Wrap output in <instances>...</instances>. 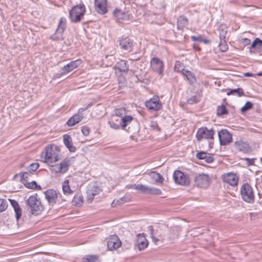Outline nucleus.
<instances>
[{"mask_svg": "<svg viewBox=\"0 0 262 262\" xmlns=\"http://www.w3.org/2000/svg\"><path fill=\"white\" fill-rule=\"evenodd\" d=\"M43 162L48 164L54 163L60 159V151L54 144L47 145L40 154Z\"/></svg>", "mask_w": 262, "mask_h": 262, "instance_id": "obj_1", "label": "nucleus"}, {"mask_svg": "<svg viewBox=\"0 0 262 262\" xmlns=\"http://www.w3.org/2000/svg\"><path fill=\"white\" fill-rule=\"evenodd\" d=\"M133 120V117L130 115H125L124 117L120 118L116 115H112L108 120V123L112 128L116 130L122 128L128 132H129V125Z\"/></svg>", "mask_w": 262, "mask_h": 262, "instance_id": "obj_2", "label": "nucleus"}, {"mask_svg": "<svg viewBox=\"0 0 262 262\" xmlns=\"http://www.w3.org/2000/svg\"><path fill=\"white\" fill-rule=\"evenodd\" d=\"M85 13V7L83 4L74 6L69 11V18L72 23L80 22Z\"/></svg>", "mask_w": 262, "mask_h": 262, "instance_id": "obj_3", "label": "nucleus"}, {"mask_svg": "<svg viewBox=\"0 0 262 262\" xmlns=\"http://www.w3.org/2000/svg\"><path fill=\"white\" fill-rule=\"evenodd\" d=\"M241 194L243 200L248 203L254 202L255 196L252 187L248 183H244L241 188Z\"/></svg>", "mask_w": 262, "mask_h": 262, "instance_id": "obj_4", "label": "nucleus"}, {"mask_svg": "<svg viewBox=\"0 0 262 262\" xmlns=\"http://www.w3.org/2000/svg\"><path fill=\"white\" fill-rule=\"evenodd\" d=\"M27 204L33 214L38 215L43 210V207L40 201L35 196H30L27 200Z\"/></svg>", "mask_w": 262, "mask_h": 262, "instance_id": "obj_5", "label": "nucleus"}, {"mask_svg": "<svg viewBox=\"0 0 262 262\" xmlns=\"http://www.w3.org/2000/svg\"><path fill=\"white\" fill-rule=\"evenodd\" d=\"M67 27V20L65 17H62L60 18L58 28H57L55 33L50 37V39L55 40H62L63 39V33Z\"/></svg>", "mask_w": 262, "mask_h": 262, "instance_id": "obj_6", "label": "nucleus"}, {"mask_svg": "<svg viewBox=\"0 0 262 262\" xmlns=\"http://www.w3.org/2000/svg\"><path fill=\"white\" fill-rule=\"evenodd\" d=\"M70 165V159L66 158L60 164L51 165L49 169L52 173H64L68 170Z\"/></svg>", "mask_w": 262, "mask_h": 262, "instance_id": "obj_7", "label": "nucleus"}, {"mask_svg": "<svg viewBox=\"0 0 262 262\" xmlns=\"http://www.w3.org/2000/svg\"><path fill=\"white\" fill-rule=\"evenodd\" d=\"M118 41L122 50L128 52H132L135 46L134 41L128 37L122 36L118 38Z\"/></svg>", "mask_w": 262, "mask_h": 262, "instance_id": "obj_8", "label": "nucleus"}, {"mask_svg": "<svg viewBox=\"0 0 262 262\" xmlns=\"http://www.w3.org/2000/svg\"><path fill=\"white\" fill-rule=\"evenodd\" d=\"M173 177L176 183L181 185H188L189 184L190 180L187 174H185L180 170L174 172Z\"/></svg>", "mask_w": 262, "mask_h": 262, "instance_id": "obj_9", "label": "nucleus"}, {"mask_svg": "<svg viewBox=\"0 0 262 262\" xmlns=\"http://www.w3.org/2000/svg\"><path fill=\"white\" fill-rule=\"evenodd\" d=\"M101 192V189L96 185L92 183L89 185L86 189L87 201L91 203L94 199L95 196L99 194Z\"/></svg>", "mask_w": 262, "mask_h": 262, "instance_id": "obj_10", "label": "nucleus"}, {"mask_svg": "<svg viewBox=\"0 0 262 262\" xmlns=\"http://www.w3.org/2000/svg\"><path fill=\"white\" fill-rule=\"evenodd\" d=\"M151 69L161 77L163 75V62L158 57H153L150 60Z\"/></svg>", "mask_w": 262, "mask_h": 262, "instance_id": "obj_11", "label": "nucleus"}, {"mask_svg": "<svg viewBox=\"0 0 262 262\" xmlns=\"http://www.w3.org/2000/svg\"><path fill=\"white\" fill-rule=\"evenodd\" d=\"M194 182L199 187L207 188L210 182L209 177L207 174H199L195 177Z\"/></svg>", "mask_w": 262, "mask_h": 262, "instance_id": "obj_12", "label": "nucleus"}, {"mask_svg": "<svg viewBox=\"0 0 262 262\" xmlns=\"http://www.w3.org/2000/svg\"><path fill=\"white\" fill-rule=\"evenodd\" d=\"M218 136L220 144L222 145H228L232 141V135L227 129L220 130L218 133Z\"/></svg>", "mask_w": 262, "mask_h": 262, "instance_id": "obj_13", "label": "nucleus"}, {"mask_svg": "<svg viewBox=\"0 0 262 262\" xmlns=\"http://www.w3.org/2000/svg\"><path fill=\"white\" fill-rule=\"evenodd\" d=\"M222 178L224 182H226L231 186H235L237 185L238 177L235 173L228 172L222 175Z\"/></svg>", "mask_w": 262, "mask_h": 262, "instance_id": "obj_14", "label": "nucleus"}, {"mask_svg": "<svg viewBox=\"0 0 262 262\" xmlns=\"http://www.w3.org/2000/svg\"><path fill=\"white\" fill-rule=\"evenodd\" d=\"M213 130H208L207 128H200L198 129L196 137L198 140L200 141L203 139H212L213 138Z\"/></svg>", "mask_w": 262, "mask_h": 262, "instance_id": "obj_15", "label": "nucleus"}, {"mask_svg": "<svg viewBox=\"0 0 262 262\" xmlns=\"http://www.w3.org/2000/svg\"><path fill=\"white\" fill-rule=\"evenodd\" d=\"M145 106L150 110L158 111L162 108V104L160 102L158 97L150 98L145 102Z\"/></svg>", "mask_w": 262, "mask_h": 262, "instance_id": "obj_16", "label": "nucleus"}, {"mask_svg": "<svg viewBox=\"0 0 262 262\" xmlns=\"http://www.w3.org/2000/svg\"><path fill=\"white\" fill-rule=\"evenodd\" d=\"M139 191L146 194L160 195L162 194V191L160 189L142 184L140 185Z\"/></svg>", "mask_w": 262, "mask_h": 262, "instance_id": "obj_17", "label": "nucleus"}, {"mask_svg": "<svg viewBox=\"0 0 262 262\" xmlns=\"http://www.w3.org/2000/svg\"><path fill=\"white\" fill-rule=\"evenodd\" d=\"M121 245V241L116 235H111L107 242V247L110 250L118 249L120 247Z\"/></svg>", "mask_w": 262, "mask_h": 262, "instance_id": "obj_18", "label": "nucleus"}, {"mask_svg": "<svg viewBox=\"0 0 262 262\" xmlns=\"http://www.w3.org/2000/svg\"><path fill=\"white\" fill-rule=\"evenodd\" d=\"M96 11L99 14H104L107 11V0H94Z\"/></svg>", "mask_w": 262, "mask_h": 262, "instance_id": "obj_19", "label": "nucleus"}, {"mask_svg": "<svg viewBox=\"0 0 262 262\" xmlns=\"http://www.w3.org/2000/svg\"><path fill=\"white\" fill-rule=\"evenodd\" d=\"M81 63L80 59L72 61L67 65L64 66L62 69V72L60 73L61 75L66 74L70 72L74 69L77 68Z\"/></svg>", "mask_w": 262, "mask_h": 262, "instance_id": "obj_20", "label": "nucleus"}, {"mask_svg": "<svg viewBox=\"0 0 262 262\" xmlns=\"http://www.w3.org/2000/svg\"><path fill=\"white\" fill-rule=\"evenodd\" d=\"M45 198L50 205L55 204L57 200V194L53 189H48L45 192Z\"/></svg>", "mask_w": 262, "mask_h": 262, "instance_id": "obj_21", "label": "nucleus"}, {"mask_svg": "<svg viewBox=\"0 0 262 262\" xmlns=\"http://www.w3.org/2000/svg\"><path fill=\"white\" fill-rule=\"evenodd\" d=\"M113 16L116 20L120 21L121 20H127L129 18V14L127 12H125L120 9L116 8L113 11Z\"/></svg>", "mask_w": 262, "mask_h": 262, "instance_id": "obj_22", "label": "nucleus"}, {"mask_svg": "<svg viewBox=\"0 0 262 262\" xmlns=\"http://www.w3.org/2000/svg\"><path fill=\"white\" fill-rule=\"evenodd\" d=\"M234 146L236 150L244 153H248L251 151V147L249 144L242 140L236 141L234 143Z\"/></svg>", "mask_w": 262, "mask_h": 262, "instance_id": "obj_23", "label": "nucleus"}, {"mask_svg": "<svg viewBox=\"0 0 262 262\" xmlns=\"http://www.w3.org/2000/svg\"><path fill=\"white\" fill-rule=\"evenodd\" d=\"M195 157L198 159L204 160L207 163H211L214 161V158L211 154L205 151H200L196 154Z\"/></svg>", "mask_w": 262, "mask_h": 262, "instance_id": "obj_24", "label": "nucleus"}, {"mask_svg": "<svg viewBox=\"0 0 262 262\" xmlns=\"http://www.w3.org/2000/svg\"><path fill=\"white\" fill-rule=\"evenodd\" d=\"M63 141L64 145L71 152H75L76 147L73 145L72 139L69 135L65 134L63 136Z\"/></svg>", "mask_w": 262, "mask_h": 262, "instance_id": "obj_25", "label": "nucleus"}, {"mask_svg": "<svg viewBox=\"0 0 262 262\" xmlns=\"http://www.w3.org/2000/svg\"><path fill=\"white\" fill-rule=\"evenodd\" d=\"M11 206L13 207L15 213V217L18 220L21 216V210L16 201L12 199H9Z\"/></svg>", "mask_w": 262, "mask_h": 262, "instance_id": "obj_26", "label": "nucleus"}, {"mask_svg": "<svg viewBox=\"0 0 262 262\" xmlns=\"http://www.w3.org/2000/svg\"><path fill=\"white\" fill-rule=\"evenodd\" d=\"M82 115L76 114L71 117L67 122V124L69 126H73L79 123L83 119Z\"/></svg>", "mask_w": 262, "mask_h": 262, "instance_id": "obj_27", "label": "nucleus"}, {"mask_svg": "<svg viewBox=\"0 0 262 262\" xmlns=\"http://www.w3.org/2000/svg\"><path fill=\"white\" fill-rule=\"evenodd\" d=\"M137 243L139 250L144 249L148 245V242L145 237L141 234H139L137 236Z\"/></svg>", "mask_w": 262, "mask_h": 262, "instance_id": "obj_28", "label": "nucleus"}, {"mask_svg": "<svg viewBox=\"0 0 262 262\" xmlns=\"http://www.w3.org/2000/svg\"><path fill=\"white\" fill-rule=\"evenodd\" d=\"M228 30L227 27L224 25H221L219 26V37L220 40H227L226 37Z\"/></svg>", "mask_w": 262, "mask_h": 262, "instance_id": "obj_29", "label": "nucleus"}, {"mask_svg": "<svg viewBox=\"0 0 262 262\" xmlns=\"http://www.w3.org/2000/svg\"><path fill=\"white\" fill-rule=\"evenodd\" d=\"M183 75L184 76L190 84H193L195 81L196 78L195 75L190 71L186 70L183 72Z\"/></svg>", "mask_w": 262, "mask_h": 262, "instance_id": "obj_30", "label": "nucleus"}, {"mask_svg": "<svg viewBox=\"0 0 262 262\" xmlns=\"http://www.w3.org/2000/svg\"><path fill=\"white\" fill-rule=\"evenodd\" d=\"M62 189L63 194L66 195H69L73 193V191L70 187L68 180H66L62 183Z\"/></svg>", "mask_w": 262, "mask_h": 262, "instance_id": "obj_31", "label": "nucleus"}, {"mask_svg": "<svg viewBox=\"0 0 262 262\" xmlns=\"http://www.w3.org/2000/svg\"><path fill=\"white\" fill-rule=\"evenodd\" d=\"M117 68L122 72H127L129 70V66L126 60H121L117 63Z\"/></svg>", "mask_w": 262, "mask_h": 262, "instance_id": "obj_32", "label": "nucleus"}, {"mask_svg": "<svg viewBox=\"0 0 262 262\" xmlns=\"http://www.w3.org/2000/svg\"><path fill=\"white\" fill-rule=\"evenodd\" d=\"M149 176L151 178L152 180H154L155 182L162 183L164 181L163 177L160 173L156 171L150 172Z\"/></svg>", "mask_w": 262, "mask_h": 262, "instance_id": "obj_33", "label": "nucleus"}, {"mask_svg": "<svg viewBox=\"0 0 262 262\" xmlns=\"http://www.w3.org/2000/svg\"><path fill=\"white\" fill-rule=\"evenodd\" d=\"M23 183L25 186L28 188L38 190H40L41 189V186L39 185H37L35 181H32L31 182H29L28 180H27L26 181H25Z\"/></svg>", "mask_w": 262, "mask_h": 262, "instance_id": "obj_34", "label": "nucleus"}, {"mask_svg": "<svg viewBox=\"0 0 262 262\" xmlns=\"http://www.w3.org/2000/svg\"><path fill=\"white\" fill-rule=\"evenodd\" d=\"M72 203L76 206H81L83 203V197L78 194H75L72 200Z\"/></svg>", "mask_w": 262, "mask_h": 262, "instance_id": "obj_35", "label": "nucleus"}, {"mask_svg": "<svg viewBox=\"0 0 262 262\" xmlns=\"http://www.w3.org/2000/svg\"><path fill=\"white\" fill-rule=\"evenodd\" d=\"M177 28L179 30L183 29V27L188 24V19L184 16H180L177 21Z\"/></svg>", "mask_w": 262, "mask_h": 262, "instance_id": "obj_36", "label": "nucleus"}, {"mask_svg": "<svg viewBox=\"0 0 262 262\" xmlns=\"http://www.w3.org/2000/svg\"><path fill=\"white\" fill-rule=\"evenodd\" d=\"M227 95H233L237 96L238 97H241L244 95V92L242 88H237L235 89H231L227 93Z\"/></svg>", "mask_w": 262, "mask_h": 262, "instance_id": "obj_37", "label": "nucleus"}, {"mask_svg": "<svg viewBox=\"0 0 262 262\" xmlns=\"http://www.w3.org/2000/svg\"><path fill=\"white\" fill-rule=\"evenodd\" d=\"M99 257L94 255H86L83 258V262H98Z\"/></svg>", "mask_w": 262, "mask_h": 262, "instance_id": "obj_38", "label": "nucleus"}, {"mask_svg": "<svg viewBox=\"0 0 262 262\" xmlns=\"http://www.w3.org/2000/svg\"><path fill=\"white\" fill-rule=\"evenodd\" d=\"M250 48L256 49H262V40L258 38H256L251 44Z\"/></svg>", "mask_w": 262, "mask_h": 262, "instance_id": "obj_39", "label": "nucleus"}, {"mask_svg": "<svg viewBox=\"0 0 262 262\" xmlns=\"http://www.w3.org/2000/svg\"><path fill=\"white\" fill-rule=\"evenodd\" d=\"M39 166V164L38 162L33 163L30 164V165L27 167V170L30 173L34 174L36 170L38 168Z\"/></svg>", "mask_w": 262, "mask_h": 262, "instance_id": "obj_40", "label": "nucleus"}, {"mask_svg": "<svg viewBox=\"0 0 262 262\" xmlns=\"http://www.w3.org/2000/svg\"><path fill=\"white\" fill-rule=\"evenodd\" d=\"M228 113V112L225 105H222L217 107L216 114L217 116H222Z\"/></svg>", "mask_w": 262, "mask_h": 262, "instance_id": "obj_41", "label": "nucleus"}, {"mask_svg": "<svg viewBox=\"0 0 262 262\" xmlns=\"http://www.w3.org/2000/svg\"><path fill=\"white\" fill-rule=\"evenodd\" d=\"M174 70L175 72H181L183 74V71H186V70L184 69V67L183 63H182L180 61H177L175 63Z\"/></svg>", "mask_w": 262, "mask_h": 262, "instance_id": "obj_42", "label": "nucleus"}, {"mask_svg": "<svg viewBox=\"0 0 262 262\" xmlns=\"http://www.w3.org/2000/svg\"><path fill=\"white\" fill-rule=\"evenodd\" d=\"M19 174L20 175L21 181H23V182L25 181H29L30 178L33 175L32 173H30L27 170L25 172H20Z\"/></svg>", "mask_w": 262, "mask_h": 262, "instance_id": "obj_43", "label": "nucleus"}, {"mask_svg": "<svg viewBox=\"0 0 262 262\" xmlns=\"http://www.w3.org/2000/svg\"><path fill=\"white\" fill-rule=\"evenodd\" d=\"M227 40H220V43L219 45V47L220 50L222 52H226L228 49V46L227 43Z\"/></svg>", "mask_w": 262, "mask_h": 262, "instance_id": "obj_44", "label": "nucleus"}, {"mask_svg": "<svg viewBox=\"0 0 262 262\" xmlns=\"http://www.w3.org/2000/svg\"><path fill=\"white\" fill-rule=\"evenodd\" d=\"M148 229L149 230V234H150V237H151L153 242H154V243L155 244H157L158 242L160 241V239L158 237H157L156 236V235H155L154 229L152 226H149Z\"/></svg>", "mask_w": 262, "mask_h": 262, "instance_id": "obj_45", "label": "nucleus"}, {"mask_svg": "<svg viewBox=\"0 0 262 262\" xmlns=\"http://www.w3.org/2000/svg\"><path fill=\"white\" fill-rule=\"evenodd\" d=\"M252 107H253V103L250 101H247V102H246V103H245L244 106H243L241 108V112L242 113H245V112H247V111L252 108Z\"/></svg>", "mask_w": 262, "mask_h": 262, "instance_id": "obj_46", "label": "nucleus"}, {"mask_svg": "<svg viewBox=\"0 0 262 262\" xmlns=\"http://www.w3.org/2000/svg\"><path fill=\"white\" fill-rule=\"evenodd\" d=\"M8 207V203L6 200L0 198V212L5 211Z\"/></svg>", "mask_w": 262, "mask_h": 262, "instance_id": "obj_47", "label": "nucleus"}, {"mask_svg": "<svg viewBox=\"0 0 262 262\" xmlns=\"http://www.w3.org/2000/svg\"><path fill=\"white\" fill-rule=\"evenodd\" d=\"M115 114L114 115H116L118 117L121 118L122 117H124L123 115L125 114V110L122 108H117L115 109Z\"/></svg>", "mask_w": 262, "mask_h": 262, "instance_id": "obj_48", "label": "nucleus"}, {"mask_svg": "<svg viewBox=\"0 0 262 262\" xmlns=\"http://www.w3.org/2000/svg\"><path fill=\"white\" fill-rule=\"evenodd\" d=\"M199 97L196 96H193L191 98H189L187 100V103L189 104H192L193 103H196L199 102Z\"/></svg>", "mask_w": 262, "mask_h": 262, "instance_id": "obj_49", "label": "nucleus"}, {"mask_svg": "<svg viewBox=\"0 0 262 262\" xmlns=\"http://www.w3.org/2000/svg\"><path fill=\"white\" fill-rule=\"evenodd\" d=\"M81 132L84 136H87L89 135L90 129L89 127L86 126H83L81 127Z\"/></svg>", "mask_w": 262, "mask_h": 262, "instance_id": "obj_50", "label": "nucleus"}, {"mask_svg": "<svg viewBox=\"0 0 262 262\" xmlns=\"http://www.w3.org/2000/svg\"><path fill=\"white\" fill-rule=\"evenodd\" d=\"M244 160H245L247 162V165L248 166H251V165H254L255 159V158L250 159L248 158H246L244 159Z\"/></svg>", "mask_w": 262, "mask_h": 262, "instance_id": "obj_51", "label": "nucleus"}, {"mask_svg": "<svg viewBox=\"0 0 262 262\" xmlns=\"http://www.w3.org/2000/svg\"><path fill=\"white\" fill-rule=\"evenodd\" d=\"M116 201L114 200L113 203H112V206L114 207V206H113V204L114 203L115 204H123L124 202H126V197L124 196V197H122L120 199H119V200H117L116 201V203H115Z\"/></svg>", "mask_w": 262, "mask_h": 262, "instance_id": "obj_52", "label": "nucleus"}, {"mask_svg": "<svg viewBox=\"0 0 262 262\" xmlns=\"http://www.w3.org/2000/svg\"><path fill=\"white\" fill-rule=\"evenodd\" d=\"M203 38V37L202 36H201V35H199V36L193 35V36H191V38L192 41H198V42H202Z\"/></svg>", "mask_w": 262, "mask_h": 262, "instance_id": "obj_53", "label": "nucleus"}, {"mask_svg": "<svg viewBox=\"0 0 262 262\" xmlns=\"http://www.w3.org/2000/svg\"><path fill=\"white\" fill-rule=\"evenodd\" d=\"M92 106V104L91 103H89L86 107H82V108H80L79 110H78V113L77 114H80V115H82V113L84 111H85V110H86L87 109H88L89 107H90L91 106Z\"/></svg>", "mask_w": 262, "mask_h": 262, "instance_id": "obj_54", "label": "nucleus"}, {"mask_svg": "<svg viewBox=\"0 0 262 262\" xmlns=\"http://www.w3.org/2000/svg\"><path fill=\"white\" fill-rule=\"evenodd\" d=\"M241 42L245 45V46H247V45H249L251 43V40L250 39H248V38H242V40H241Z\"/></svg>", "mask_w": 262, "mask_h": 262, "instance_id": "obj_55", "label": "nucleus"}, {"mask_svg": "<svg viewBox=\"0 0 262 262\" xmlns=\"http://www.w3.org/2000/svg\"><path fill=\"white\" fill-rule=\"evenodd\" d=\"M150 126L154 129H158V130H160L158 123L156 122H151Z\"/></svg>", "mask_w": 262, "mask_h": 262, "instance_id": "obj_56", "label": "nucleus"}, {"mask_svg": "<svg viewBox=\"0 0 262 262\" xmlns=\"http://www.w3.org/2000/svg\"><path fill=\"white\" fill-rule=\"evenodd\" d=\"M140 184H133L131 185L129 187L130 188L139 190Z\"/></svg>", "mask_w": 262, "mask_h": 262, "instance_id": "obj_57", "label": "nucleus"}, {"mask_svg": "<svg viewBox=\"0 0 262 262\" xmlns=\"http://www.w3.org/2000/svg\"><path fill=\"white\" fill-rule=\"evenodd\" d=\"M202 42L205 44H209L211 43V41L207 38H203Z\"/></svg>", "mask_w": 262, "mask_h": 262, "instance_id": "obj_58", "label": "nucleus"}, {"mask_svg": "<svg viewBox=\"0 0 262 262\" xmlns=\"http://www.w3.org/2000/svg\"><path fill=\"white\" fill-rule=\"evenodd\" d=\"M245 75L246 76H251L252 75V74L251 73H246L245 74Z\"/></svg>", "mask_w": 262, "mask_h": 262, "instance_id": "obj_59", "label": "nucleus"}, {"mask_svg": "<svg viewBox=\"0 0 262 262\" xmlns=\"http://www.w3.org/2000/svg\"><path fill=\"white\" fill-rule=\"evenodd\" d=\"M257 75L259 76H262V72H259L257 74Z\"/></svg>", "mask_w": 262, "mask_h": 262, "instance_id": "obj_60", "label": "nucleus"}, {"mask_svg": "<svg viewBox=\"0 0 262 262\" xmlns=\"http://www.w3.org/2000/svg\"><path fill=\"white\" fill-rule=\"evenodd\" d=\"M260 162H261V163L262 164V157L260 158Z\"/></svg>", "mask_w": 262, "mask_h": 262, "instance_id": "obj_61", "label": "nucleus"}, {"mask_svg": "<svg viewBox=\"0 0 262 262\" xmlns=\"http://www.w3.org/2000/svg\"><path fill=\"white\" fill-rule=\"evenodd\" d=\"M18 175V174H16L14 176L15 177H16Z\"/></svg>", "mask_w": 262, "mask_h": 262, "instance_id": "obj_62", "label": "nucleus"}]
</instances>
